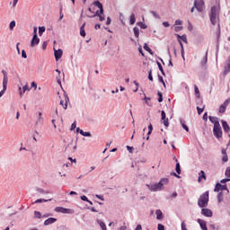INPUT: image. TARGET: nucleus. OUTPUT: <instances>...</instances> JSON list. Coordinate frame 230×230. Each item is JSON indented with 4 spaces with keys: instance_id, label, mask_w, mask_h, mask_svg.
<instances>
[{
    "instance_id": "nucleus-1",
    "label": "nucleus",
    "mask_w": 230,
    "mask_h": 230,
    "mask_svg": "<svg viewBox=\"0 0 230 230\" xmlns=\"http://www.w3.org/2000/svg\"><path fill=\"white\" fill-rule=\"evenodd\" d=\"M168 182H170L168 178H163L158 183L146 184V186L150 191H161V190H164V186H166Z\"/></svg>"
},
{
    "instance_id": "nucleus-2",
    "label": "nucleus",
    "mask_w": 230,
    "mask_h": 230,
    "mask_svg": "<svg viewBox=\"0 0 230 230\" xmlns=\"http://www.w3.org/2000/svg\"><path fill=\"white\" fill-rule=\"evenodd\" d=\"M93 6H97L100 11H96V13L93 16L89 17H99V21L102 22L105 20V16H103V4L100 3V1H95L93 3Z\"/></svg>"
},
{
    "instance_id": "nucleus-3",
    "label": "nucleus",
    "mask_w": 230,
    "mask_h": 230,
    "mask_svg": "<svg viewBox=\"0 0 230 230\" xmlns=\"http://www.w3.org/2000/svg\"><path fill=\"white\" fill-rule=\"evenodd\" d=\"M209 17H210L211 24H213V26H215V24H217V22L218 21V7H217V6L211 7Z\"/></svg>"
},
{
    "instance_id": "nucleus-4",
    "label": "nucleus",
    "mask_w": 230,
    "mask_h": 230,
    "mask_svg": "<svg viewBox=\"0 0 230 230\" xmlns=\"http://www.w3.org/2000/svg\"><path fill=\"white\" fill-rule=\"evenodd\" d=\"M208 202H209V191H206L199 197L198 200V205L199 208H206Z\"/></svg>"
},
{
    "instance_id": "nucleus-5",
    "label": "nucleus",
    "mask_w": 230,
    "mask_h": 230,
    "mask_svg": "<svg viewBox=\"0 0 230 230\" xmlns=\"http://www.w3.org/2000/svg\"><path fill=\"white\" fill-rule=\"evenodd\" d=\"M55 211L57 213H63V214H66V215H73V213H75L74 209L71 208H66L64 207H57L55 208Z\"/></svg>"
},
{
    "instance_id": "nucleus-6",
    "label": "nucleus",
    "mask_w": 230,
    "mask_h": 230,
    "mask_svg": "<svg viewBox=\"0 0 230 230\" xmlns=\"http://www.w3.org/2000/svg\"><path fill=\"white\" fill-rule=\"evenodd\" d=\"M213 134L215 137H217V139H220V137H222V127L220 126V124H217L216 126H214Z\"/></svg>"
},
{
    "instance_id": "nucleus-7",
    "label": "nucleus",
    "mask_w": 230,
    "mask_h": 230,
    "mask_svg": "<svg viewBox=\"0 0 230 230\" xmlns=\"http://www.w3.org/2000/svg\"><path fill=\"white\" fill-rule=\"evenodd\" d=\"M229 103H230V98L226 99L224 102V103L219 106V110H218L219 114H224V112H226V109H227V106L229 105Z\"/></svg>"
},
{
    "instance_id": "nucleus-8",
    "label": "nucleus",
    "mask_w": 230,
    "mask_h": 230,
    "mask_svg": "<svg viewBox=\"0 0 230 230\" xmlns=\"http://www.w3.org/2000/svg\"><path fill=\"white\" fill-rule=\"evenodd\" d=\"M227 191V193H229V190L227 189V185H222L220 183H217L216 187L214 189V191L218 192V191Z\"/></svg>"
},
{
    "instance_id": "nucleus-9",
    "label": "nucleus",
    "mask_w": 230,
    "mask_h": 230,
    "mask_svg": "<svg viewBox=\"0 0 230 230\" xmlns=\"http://www.w3.org/2000/svg\"><path fill=\"white\" fill-rule=\"evenodd\" d=\"M194 6L198 12H202L204 10V0H195Z\"/></svg>"
},
{
    "instance_id": "nucleus-10",
    "label": "nucleus",
    "mask_w": 230,
    "mask_h": 230,
    "mask_svg": "<svg viewBox=\"0 0 230 230\" xmlns=\"http://www.w3.org/2000/svg\"><path fill=\"white\" fill-rule=\"evenodd\" d=\"M2 74L4 75L3 89H4V91H6L7 87H8V73H6V71H4V70H2Z\"/></svg>"
},
{
    "instance_id": "nucleus-11",
    "label": "nucleus",
    "mask_w": 230,
    "mask_h": 230,
    "mask_svg": "<svg viewBox=\"0 0 230 230\" xmlns=\"http://www.w3.org/2000/svg\"><path fill=\"white\" fill-rule=\"evenodd\" d=\"M161 116H162V122L164 123V127L168 128L170 126V122H168V119H166V112H164V111H162Z\"/></svg>"
},
{
    "instance_id": "nucleus-12",
    "label": "nucleus",
    "mask_w": 230,
    "mask_h": 230,
    "mask_svg": "<svg viewBox=\"0 0 230 230\" xmlns=\"http://www.w3.org/2000/svg\"><path fill=\"white\" fill-rule=\"evenodd\" d=\"M64 100L65 101H60V105H62L66 111V109H67V103H69V97L66 93H64Z\"/></svg>"
},
{
    "instance_id": "nucleus-13",
    "label": "nucleus",
    "mask_w": 230,
    "mask_h": 230,
    "mask_svg": "<svg viewBox=\"0 0 230 230\" xmlns=\"http://www.w3.org/2000/svg\"><path fill=\"white\" fill-rule=\"evenodd\" d=\"M201 215H203L204 217H213V211H211V209L209 208H202Z\"/></svg>"
},
{
    "instance_id": "nucleus-14",
    "label": "nucleus",
    "mask_w": 230,
    "mask_h": 230,
    "mask_svg": "<svg viewBox=\"0 0 230 230\" xmlns=\"http://www.w3.org/2000/svg\"><path fill=\"white\" fill-rule=\"evenodd\" d=\"M62 55H64V51H62V49H54V56L56 60H60V58H62Z\"/></svg>"
},
{
    "instance_id": "nucleus-15",
    "label": "nucleus",
    "mask_w": 230,
    "mask_h": 230,
    "mask_svg": "<svg viewBox=\"0 0 230 230\" xmlns=\"http://www.w3.org/2000/svg\"><path fill=\"white\" fill-rule=\"evenodd\" d=\"M39 42H40V39L37 35H33L31 46V48H35V46H38Z\"/></svg>"
},
{
    "instance_id": "nucleus-16",
    "label": "nucleus",
    "mask_w": 230,
    "mask_h": 230,
    "mask_svg": "<svg viewBox=\"0 0 230 230\" xmlns=\"http://www.w3.org/2000/svg\"><path fill=\"white\" fill-rule=\"evenodd\" d=\"M197 222H198V224H199L200 228H201L202 230H208V226H207L206 221H204V220L199 218V219L197 220Z\"/></svg>"
},
{
    "instance_id": "nucleus-17",
    "label": "nucleus",
    "mask_w": 230,
    "mask_h": 230,
    "mask_svg": "<svg viewBox=\"0 0 230 230\" xmlns=\"http://www.w3.org/2000/svg\"><path fill=\"white\" fill-rule=\"evenodd\" d=\"M208 119L210 123H213L214 127H216V125H220V122L218 121V118L217 117L209 116Z\"/></svg>"
},
{
    "instance_id": "nucleus-18",
    "label": "nucleus",
    "mask_w": 230,
    "mask_h": 230,
    "mask_svg": "<svg viewBox=\"0 0 230 230\" xmlns=\"http://www.w3.org/2000/svg\"><path fill=\"white\" fill-rule=\"evenodd\" d=\"M55 222H57V218L49 217L44 221V226H51L52 224H55Z\"/></svg>"
},
{
    "instance_id": "nucleus-19",
    "label": "nucleus",
    "mask_w": 230,
    "mask_h": 230,
    "mask_svg": "<svg viewBox=\"0 0 230 230\" xmlns=\"http://www.w3.org/2000/svg\"><path fill=\"white\" fill-rule=\"evenodd\" d=\"M26 91H30V87L28 86V83L22 87H19L20 96H22Z\"/></svg>"
},
{
    "instance_id": "nucleus-20",
    "label": "nucleus",
    "mask_w": 230,
    "mask_h": 230,
    "mask_svg": "<svg viewBox=\"0 0 230 230\" xmlns=\"http://www.w3.org/2000/svg\"><path fill=\"white\" fill-rule=\"evenodd\" d=\"M221 123H222V127L224 128V131L226 132V133L229 132L230 131V127H229V124H227V121L222 120Z\"/></svg>"
},
{
    "instance_id": "nucleus-21",
    "label": "nucleus",
    "mask_w": 230,
    "mask_h": 230,
    "mask_svg": "<svg viewBox=\"0 0 230 230\" xmlns=\"http://www.w3.org/2000/svg\"><path fill=\"white\" fill-rule=\"evenodd\" d=\"M176 37L178 38V41L181 43V40H182V42H185V44H188V38H186V35H179L177 34Z\"/></svg>"
},
{
    "instance_id": "nucleus-22",
    "label": "nucleus",
    "mask_w": 230,
    "mask_h": 230,
    "mask_svg": "<svg viewBox=\"0 0 230 230\" xmlns=\"http://www.w3.org/2000/svg\"><path fill=\"white\" fill-rule=\"evenodd\" d=\"M155 215L157 220H163V211H161V209H157Z\"/></svg>"
},
{
    "instance_id": "nucleus-23",
    "label": "nucleus",
    "mask_w": 230,
    "mask_h": 230,
    "mask_svg": "<svg viewBox=\"0 0 230 230\" xmlns=\"http://www.w3.org/2000/svg\"><path fill=\"white\" fill-rule=\"evenodd\" d=\"M97 224H99L102 230H107V226L102 220L97 219Z\"/></svg>"
},
{
    "instance_id": "nucleus-24",
    "label": "nucleus",
    "mask_w": 230,
    "mask_h": 230,
    "mask_svg": "<svg viewBox=\"0 0 230 230\" xmlns=\"http://www.w3.org/2000/svg\"><path fill=\"white\" fill-rule=\"evenodd\" d=\"M129 24L134 25L136 24V14L131 13L129 16Z\"/></svg>"
},
{
    "instance_id": "nucleus-25",
    "label": "nucleus",
    "mask_w": 230,
    "mask_h": 230,
    "mask_svg": "<svg viewBox=\"0 0 230 230\" xmlns=\"http://www.w3.org/2000/svg\"><path fill=\"white\" fill-rule=\"evenodd\" d=\"M222 154H223V158H222L223 163H227V161H229L227 153L226 152V150L223 149Z\"/></svg>"
},
{
    "instance_id": "nucleus-26",
    "label": "nucleus",
    "mask_w": 230,
    "mask_h": 230,
    "mask_svg": "<svg viewBox=\"0 0 230 230\" xmlns=\"http://www.w3.org/2000/svg\"><path fill=\"white\" fill-rule=\"evenodd\" d=\"M152 130H154V127L152 126V123H150L148 126L146 141H148V139H150V134H152Z\"/></svg>"
},
{
    "instance_id": "nucleus-27",
    "label": "nucleus",
    "mask_w": 230,
    "mask_h": 230,
    "mask_svg": "<svg viewBox=\"0 0 230 230\" xmlns=\"http://www.w3.org/2000/svg\"><path fill=\"white\" fill-rule=\"evenodd\" d=\"M80 35L81 37H85V22L80 28Z\"/></svg>"
},
{
    "instance_id": "nucleus-28",
    "label": "nucleus",
    "mask_w": 230,
    "mask_h": 230,
    "mask_svg": "<svg viewBox=\"0 0 230 230\" xmlns=\"http://www.w3.org/2000/svg\"><path fill=\"white\" fill-rule=\"evenodd\" d=\"M180 123L182 127V128H184V130H186V132H190V128H188V126L186 125V123L184 122V120L181 119Z\"/></svg>"
},
{
    "instance_id": "nucleus-29",
    "label": "nucleus",
    "mask_w": 230,
    "mask_h": 230,
    "mask_svg": "<svg viewBox=\"0 0 230 230\" xmlns=\"http://www.w3.org/2000/svg\"><path fill=\"white\" fill-rule=\"evenodd\" d=\"M217 201H218L219 203L224 201V193H223V192H219V193L217 194Z\"/></svg>"
},
{
    "instance_id": "nucleus-30",
    "label": "nucleus",
    "mask_w": 230,
    "mask_h": 230,
    "mask_svg": "<svg viewBox=\"0 0 230 230\" xmlns=\"http://www.w3.org/2000/svg\"><path fill=\"white\" fill-rule=\"evenodd\" d=\"M51 201V199H40L34 201V204H40L42 202H49Z\"/></svg>"
},
{
    "instance_id": "nucleus-31",
    "label": "nucleus",
    "mask_w": 230,
    "mask_h": 230,
    "mask_svg": "<svg viewBox=\"0 0 230 230\" xmlns=\"http://www.w3.org/2000/svg\"><path fill=\"white\" fill-rule=\"evenodd\" d=\"M34 218H42V214L40 211L35 210L34 211Z\"/></svg>"
},
{
    "instance_id": "nucleus-32",
    "label": "nucleus",
    "mask_w": 230,
    "mask_h": 230,
    "mask_svg": "<svg viewBox=\"0 0 230 230\" xmlns=\"http://www.w3.org/2000/svg\"><path fill=\"white\" fill-rule=\"evenodd\" d=\"M202 179H206V172H204V171H200V176L198 179L199 182H200Z\"/></svg>"
},
{
    "instance_id": "nucleus-33",
    "label": "nucleus",
    "mask_w": 230,
    "mask_h": 230,
    "mask_svg": "<svg viewBox=\"0 0 230 230\" xmlns=\"http://www.w3.org/2000/svg\"><path fill=\"white\" fill-rule=\"evenodd\" d=\"M81 136H84V137H91V132H85V131H80Z\"/></svg>"
},
{
    "instance_id": "nucleus-34",
    "label": "nucleus",
    "mask_w": 230,
    "mask_h": 230,
    "mask_svg": "<svg viewBox=\"0 0 230 230\" xmlns=\"http://www.w3.org/2000/svg\"><path fill=\"white\" fill-rule=\"evenodd\" d=\"M144 49H146V51H147L148 53H150V55H154V52H152V49H150V47H148L147 44L144 45Z\"/></svg>"
},
{
    "instance_id": "nucleus-35",
    "label": "nucleus",
    "mask_w": 230,
    "mask_h": 230,
    "mask_svg": "<svg viewBox=\"0 0 230 230\" xmlns=\"http://www.w3.org/2000/svg\"><path fill=\"white\" fill-rule=\"evenodd\" d=\"M133 31H134L135 37H137V39L139 38V28L135 27V28L133 29Z\"/></svg>"
},
{
    "instance_id": "nucleus-36",
    "label": "nucleus",
    "mask_w": 230,
    "mask_h": 230,
    "mask_svg": "<svg viewBox=\"0 0 230 230\" xmlns=\"http://www.w3.org/2000/svg\"><path fill=\"white\" fill-rule=\"evenodd\" d=\"M44 31H46V27H44V26L39 27V35H40V37H42V33H44Z\"/></svg>"
},
{
    "instance_id": "nucleus-37",
    "label": "nucleus",
    "mask_w": 230,
    "mask_h": 230,
    "mask_svg": "<svg viewBox=\"0 0 230 230\" xmlns=\"http://www.w3.org/2000/svg\"><path fill=\"white\" fill-rule=\"evenodd\" d=\"M180 46L181 48V57H182V59L185 60V58H184V45H182V41H180Z\"/></svg>"
},
{
    "instance_id": "nucleus-38",
    "label": "nucleus",
    "mask_w": 230,
    "mask_h": 230,
    "mask_svg": "<svg viewBox=\"0 0 230 230\" xmlns=\"http://www.w3.org/2000/svg\"><path fill=\"white\" fill-rule=\"evenodd\" d=\"M206 64H208V53L201 61V66H206Z\"/></svg>"
},
{
    "instance_id": "nucleus-39",
    "label": "nucleus",
    "mask_w": 230,
    "mask_h": 230,
    "mask_svg": "<svg viewBox=\"0 0 230 230\" xmlns=\"http://www.w3.org/2000/svg\"><path fill=\"white\" fill-rule=\"evenodd\" d=\"M145 101H146V105H148L149 107H152V102H150V97H145V99H144Z\"/></svg>"
},
{
    "instance_id": "nucleus-40",
    "label": "nucleus",
    "mask_w": 230,
    "mask_h": 230,
    "mask_svg": "<svg viewBox=\"0 0 230 230\" xmlns=\"http://www.w3.org/2000/svg\"><path fill=\"white\" fill-rule=\"evenodd\" d=\"M176 172L181 175V164L179 163L176 164Z\"/></svg>"
},
{
    "instance_id": "nucleus-41",
    "label": "nucleus",
    "mask_w": 230,
    "mask_h": 230,
    "mask_svg": "<svg viewBox=\"0 0 230 230\" xmlns=\"http://www.w3.org/2000/svg\"><path fill=\"white\" fill-rule=\"evenodd\" d=\"M195 94L198 96H200V91H199V87L197 85L194 86Z\"/></svg>"
},
{
    "instance_id": "nucleus-42",
    "label": "nucleus",
    "mask_w": 230,
    "mask_h": 230,
    "mask_svg": "<svg viewBox=\"0 0 230 230\" xmlns=\"http://www.w3.org/2000/svg\"><path fill=\"white\" fill-rule=\"evenodd\" d=\"M226 177H228L230 179V166H228L225 172Z\"/></svg>"
},
{
    "instance_id": "nucleus-43",
    "label": "nucleus",
    "mask_w": 230,
    "mask_h": 230,
    "mask_svg": "<svg viewBox=\"0 0 230 230\" xmlns=\"http://www.w3.org/2000/svg\"><path fill=\"white\" fill-rule=\"evenodd\" d=\"M157 66H158V69L159 71H161L162 75H164V70L163 69V66L157 62Z\"/></svg>"
},
{
    "instance_id": "nucleus-44",
    "label": "nucleus",
    "mask_w": 230,
    "mask_h": 230,
    "mask_svg": "<svg viewBox=\"0 0 230 230\" xmlns=\"http://www.w3.org/2000/svg\"><path fill=\"white\" fill-rule=\"evenodd\" d=\"M157 95L159 96L158 102H159V103H161L163 102V93L161 92H158Z\"/></svg>"
},
{
    "instance_id": "nucleus-45",
    "label": "nucleus",
    "mask_w": 230,
    "mask_h": 230,
    "mask_svg": "<svg viewBox=\"0 0 230 230\" xmlns=\"http://www.w3.org/2000/svg\"><path fill=\"white\" fill-rule=\"evenodd\" d=\"M9 28H10V30H13L15 28V21H13L10 22Z\"/></svg>"
},
{
    "instance_id": "nucleus-46",
    "label": "nucleus",
    "mask_w": 230,
    "mask_h": 230,
    "mask_svg": "<svg viewBox=\"0 0 230 230\" xmlns=\"http://www.w3.org/2000/svg\"><path fill=\"white\" fill-rule=\"evenodd\" d=\"M204 107L205 106H203V108H200V107H197V111H198V114H202L203 112H204Z\"/></svg>"
},
{
    "instance_id": "nucleus-47",
    "label": "nucleus",
    "mask_w": 230,
    "mask_h": 230,
    "mask_svg": "<svg viewBox=\"0 0 230 230\" xmlns=\"http://www.w3.org/2000/svg\"><path fill=\"white\" fill-rule=\"evenodd\" d=\"M148 80H150V82H154V77L152 76V70L149 71Z\"/></svg>"
},
{
    "instance_id": "nucleus-48",
    "label": "nucleus",
    "mask_w": 230,
    "mask_h": 230,
    "mask_svg": "<svg viewBox=\"0 0 230 230\" xmlns=\"http://www.w3.org/2000/svg\"><path fill=\"white\" fill-rule=\"evenodd\" d=\"M126 148L127 150H128L129 154H132V152H134V148L130 146H127Z\"/></svg>"
},
{
    "instance_id": "nucleus-49",
    "label": "nucleus",
    "mask_w": 230,
    "mask_h": 230,
    "mask_svg": "<svg viewBox=\"0 0 230 230\" xmlns=\"http://www.w3.org/2000/svg\"><path fill=\"white\" fill-rule=\"evenodd\" d=\"M221 184H226V182H230V179L229 178H226V179H223L221 180Z\"/></svg>"
},
{
    "instance_id": "nucleus-50",
    "label": "nucleus",
    "mask_w": 230,
    "mask_h": 230,
    "mask_svg": "<svg viewBox=\"0 0 230 230\" xmlns=\"http://www.w3.org/2000/svg\"><path fill=\"white\" fill-rule=\"evenodd\" d=\"M159 82H161V84H163L164 87H166V84H164V80L163 79V76L159 75Z\"/></svg>"
},
{
    "instance_id": "nucleus-51",
    "label": "nucleus",
    "mask_w": 230,
    "mask_h": 230,
    "mask_svg": "<svg viewBox=\"0 0 230 230\" xmlns=\"http://www.w3.org/2000/svg\"><path fill=\"white\" fill-rule=\"evenodd\" d=\"M181 230H188V228L186 227V222L185 221H183L181 223Z\"/></svg>"
},
{
    "instance_id": "nucleus-52",
    "label": "nucleus",
    "mask_w": 230,
    "mask_h": 230,
    "mask_svg": "<svg viewBox=\"0 0 230 230\" xmlns=\"http://www.w3.org/2000/svg\"><path fill=\"white\" fill-rule=\"evenodd\" d=\"M22 58H28V56L26 55V50H22Z\"/></svg>"
},
{
    "instance_id": "nucleus-53",
    "label": "nucleus",
    "mask_w": 230,
    "mask_h": 230,
    "mask_svg": "<svg viewBox=\"0 0 230 230\" xmlns=\"http://www.w3.org/2000/svg\"><path fill=\"white\" fill-rule=\"evenodd\" d=\"M81 200H84V202H89V199H87L86 196H81Z\"/></svg>"
},
{
    "instance_id": "nucleus-54",
    "label": "nucleus",
    "mask_w": 230,
    "mask_h": 230,
    "mask_svg": "<svg viewBox=\"0 0 230 230\" xmlns=\"http://www.w3.org/2000/svg\"><path fill=\"white\" fill-rule=\"evenodd\" d=\"M188 30L189 31H193V25L190 22H189Z\"/></svg>"
},
{
    "instance_id": "nucleus-55",
    "label": "nucleus",
    "mask_w": 230,
    "mask_h": 230,
    "mask_svg": "<svg viewBox=\"0 0 230 230\" xmlns=\"http://www.w3.org/2000/svg\"><path fill=\"white\" fill-rule=\"evenodd\" d=\"M42 119H44L42 118V112H39L38 121H42Z\"/></svg>"
},
{
    "instance_id": "nucleus-56",
    "label": "nucleus",
    "mask_w": 230,
    "mask_h": 230,
    "mask_svg": "<svg viewBox=\"0 0 230 230\" xmlns=\"http://www.w3.org/2000/svg\"><path fill=\"white\" fill-rule=\"evenodd\" d=\"M175 24H176V26H181V25L182 24V21H181V20H176V21H175Z\"/></svg>"
},
{
    "instance_id": "nucleus-57",
    "label": "nucleus",
    "mask_w": 230,
    "mask_h": 230,
    "mask_svg": "<svg viewBox=\"0 0 230 230\" xmlns=\"http://www.w3.org/2000/svg\"><path fill=\"white\" fill-rule=\"evenodd\" d=\"M163 26H164V28H170V23L168 22H164Z\"/></svg>"
},
{
    "instance_id": "nucleus-58",
    "label": "nucleus",
    "mask_w": 230,
    "mask_h": 230,
    "mask_svg": "<svg viewBox=\"0 0 230 230\" xmlns=\"http://www.w3.org/2000/svg\"><path fill=\"white\" fill-rule=\"evenodd\" d=\"M111 22H112V20L111 19V17H108L106 22L107 26H109Z\"/></svg>"
},
{
    "instance_id": "nucleus-59",
    "label": "nucleus",
    "mask_w": 230,
    "mask_h": 230,
    "mask_svg": "<svg viewBox=\"0 0 230 230\" xmlns=\"http://www.w3.org/2000/svg\"><path fill=\"white\" fill-rule=\"evenodd\" d=\"M158 230H164V226L161 225V224H158V227H157Z\"/></svg>"
},
{
    "instance_id": "nucleus-60",
    "label": "nucleus",
    "mask_w": 230,
    "mask_h": 230,
    "mask_svg": "<svg viewBox=\"0 0 230 230\" xmlns=\"http://www.w3.org/2000/svg\"><path fill=\"white\" fill-rule=\"evenodd\" d=\"M75 128H76V122L75 121L71 125V130H75Z\"/></svg>"
},
{
    "instance_id": "nucleus-61",
    "label": "nucleus",
    "mask_w": 230,
    "mask_h": 230,
    "mask_svg": "<svg viewBox=\"0 0 230 230\" xmlns=\"http://www.w3.org/2000/svg\"><path fill=\"white\" fill-rule=\"evenodd\" d=\"M181 30H182V27L181 26H177L175 27L174 31L177 32V31H181Z\"/></svg>"
},
{
    "instance_id": "nucleus-62",
    "label": "nucleus",
    "mask_w": 230,
    "mask_h": 230,
    "mask_svg": "<svg viewBox=\"0 0 230 230\" xmlns=\"http://www.w3.org/2000/svg\"><path fill=\"white\" fill-rule=\"evenodd\" d=\"M204 121H208V112H205L203 115Z\"/></svg>"
},
{
    "instance_id": "nucleus-63",
    "label": "nucleus",
    "mask_w": 230,
    "mask_h": 230,
    "mask_svg": "<svg viewBox=\"0 0 230 230\" xmlns=\"http://www.w3.org/2000/svg\"><path fill=\"white\" fill-rule=\"evenodd\" d=\"M31 87H33L34 89H37V84H36V83H35V82H32V83L31 84Z\"/></svg>"
},
{
    "instance_id": "nucleus-64",
    "label": "nucleus",
    "mask_w": 230,
    "mask_h": 230,
    "mask_svg": "<svg viewBox=\"0 0 230 230\" xmlns=\"http://www.w3.org/2000/svg\"><path fill=\"white\" fill-rule=\"evenodd\" d=\"M143 227L141 226V225H137V227H136V230H142Z\"/></svg>"
}]
</instances>
